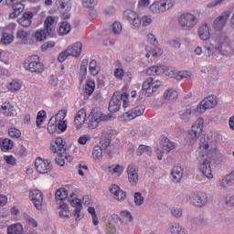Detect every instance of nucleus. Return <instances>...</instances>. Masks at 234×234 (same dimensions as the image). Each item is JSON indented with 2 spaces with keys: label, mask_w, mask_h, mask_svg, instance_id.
Returning <instances> with one entry per match:
<instances>
[{
  "label": "nucleus",
  "mask_w": 234,
  "mask_h": 234,
  "mask_svg": "<svg viewBox=\"0 0 234 234\" xmlns=\"http://www.w3.org/2000/svg\"><path fill=\"white\" fill-rule=\"evenodd\" d=\"M58 118H59V112L56 117H51L48 124V132L49 134H54L58 131Z\"/></svg>",
  "instance_id": "obj_30"
},
{
  "label": "nucleus",
  "mask_w": 234,
  "mask_h": 234,
  "mask_svg": "<svg viewBox=\"0 0 234 234\" xmlns=\"http://www.w3.org/2000/svg\"><path fill=\"white\" fill-rule=\"evenodd\" d=\"M112 136L109 134L104 135L100 142V147L103 149V153L107 154L109 158H112V154H114V144H112Z\"/></svg>",
  "instance_id": "obj_12"
},
{
  "label": "nucleus",
  "mask_w": 234,
  "mask_h": 234,
  "mask_svg": "<svg viewBox=\"0 0 234 234\" xmlns=\"http://www.w3.org/2000/svg\"><path fill=\"white\" fill-rule=\"evenodd\" d=\"M33 18H34V13L32 12L24 13L23 16L18 19V23L19 25H21V27L28 28V27L32 25Z\"/></svg>",
  "instance_id": "obj_23"
},
{
  "label": "nucleus",
  "mask_w": 234,
  "mask_h": 234,
  "mask_svg": "<svg viewBox=\"0 0 234 234\" xmlns=\"http://www.w3.org/2000/svg\"><path fill=\"white\" fill-rule=\"evenodd\" d=\"M218 104V100H217V96L210 95L203 99L200 103L197 105L196 109V112L203 113L207 111V109H215Z\"/></svg>",
  "instance_id": "obj_7"
},
{
  "label": "nucleus",
  "mask_w": 234,
  "mask_h": 234,
  "mask_svg": "<svg viewBox=\"0 0 234 234\" xmlns=\"http://www.w3.org/2000/svg\"><path fill=\"white\" fill-rule=\"evenodd\" d=\"M90 135H82L79 138L78 143L80 145H86L87 142H90Z\"/></svg>",
  "instance_id": "obj_64"
},
{
  "label": "nucleus",
  "mask_w": 234,
  "mask_h": 234,
  "mask_svg": "<svg viewBox=\"0 0 234 234\" xmlns=\"http://www.w3.org/2000/svg\"><path fill=\"white\" fill-rule=\"evenodd\" d=\"M12 41H14V36L10 35L8 33H4L2 36V43H4V45H10V43H12Z\"/></svg>",
  "instance_id": "obj_51"
},
{
  "label": "nucleus",
  "mask_w": 234,
  "mask_h": 234,
  "mask_svg": "<svg viewBox=\"0 0 234 234\" xmlns=\"http://www.w3.org/2000/svg\"><path fill=\"white\" fill-rule=\"evenodd\" d=\"M144 153H145V154H148V156H151V154L153 153V150H151L150 146L141 144L138 148L137 154L139 156H142V154H144Z\"/></svg>",
  "instance_id": "obj_41"
},
{
  "label": "nucleus",
  "mask_w": 234,
  "mask_h": 234,
  "mask_svg": "<svg viewBox=\"0 0 234 234\" xmlns=\"http://www.w3.org/2000/svg\"><path fill=\"white\" fill-rule=\"evenodd\" d=\"M16 37L17 39H21L24 45H27L28 43V32L25 30L17 31Z\"/></svg>",
  "instance_id": "obj_44"
},
{
  "label": "nucleus",
  "mask_w": 234,
  "mask_h": 234,
  "mask_svg": "<svg viewBox=\"0 0 234 234\" xmlns=\"http://www.w3.org/2000/svg\"><path fill=\"white\" fill-rule=\"evenodd\" d=\"M153 81H154V79L149 78L146 81L143 83V90L140 92V98H142V96L144 95L147 96V98L151 96V87L153 85Z\"/></svg>",
  "instance_id": "obj_25"
},
{
  "label": "nucleus",
  "mask_w": 234,
  "mask_h": 234,
  "mask_svg": "<svg viewBox=\"0 0 234 234\" xmlns=\"http://www.w3.org/2000/svg\"><path fill=\"white\" fill-rule=\"evenodd\" d=\"M7 234H23V225L16 223L9 226L7 228Z\"/></svg>",
  "instance_id": "obj_32"
},
{
  "label": "nucleus",
  "mask_w": 234,
  "mask_h": 234,
  "mask_svg": "<svg viewBox=\"0 0 234 234\" xmlns=\"http://www.w3.org/2000/svg\"><path fill=\"white\" fill-rule=\"evenodd\" d=\"M199 171L202 173L203 176H206L209 180L213 178V170H211V161L206 159L203 161L199 166Z\"/></svg>",
  "instance_id": "obj_18"
},
{
  "label": "nucleus",
  "mask_w": 234,
  "mask_h": 234,
  "mask_svg": "<svg viewBox=\"0 0 234 234\" xmlns=\"http://www.w3.org/2000/svg\"><path fill=\"white\" fill-rule=\"evenodd\" d=\"M165 100L173 101L178 98V92L174 89L167 90L164 94Z\"/></svg>",
  "instance_id": "obj_36"
},
{
  "label": "nucleus",
  "mask_w": 234,
  "mask_h": 234,
  "mask_svg": "<svg viewBox=\"0 0 234 234\" xmlns=\"http://www.w3.org/2000/svg\"><path fill=\"white\" fill-rule=\"evenodd\" d=\"M85 118H87V114L84 109L80 110L77 112V115L74 119V123L77 127V129H81V125H83V123H85Z\"/></svg>",
  "instance_id": "obj_26"
},
{
  "label": "nucleus",
  "mask_w": 234,
  "mask_h": 234,
  "mask_svg": "<svg viewBox=\"0 0 234 234\" xmlns=\"http://www.w3.org/2000/svg\"><path fill=\"white\" fill-rule=\"evenodd\" d=\"M69 56L70 55L69 54V51L66 49L58 55V60L59 61V63H63V61H65L69 58Z\"/></svg>",
  "instance_id": "obj_61"
},
{
  "label": "nucleus",
  "mask_w": 234,
  "mask_h": 234,
  "mask_svg": "<svg viewBox=\"0 0 234 234\" xmlns=\"http://www.w3.org/2000/svg\"><path fill=\"white\" fill-rule=\"evenodd\" d=\"M82 48L83 45L81 42H76L72 46L68 47L67 50L69 56H72L73 58H80Z\"/></svg>",
  "instance_id": "obj_21"
},
{
  "label": "nucleus",
  "mask_w": 234,
  "mask_h": 234,
  "mask_svg": "<svg viewBox=\"0 0 234 234\" xmlns=\"http://www.w3.org/2000/svg\"><path fill=\"white\" fill-rule=\"evenodd\" d=\"M59 114H63V115H62V118L59 117V119H58L57 129H58V131H60L61 133H65L67 131V121H61V120H65V117L67 116V112L61 111L59 112Z\"/></svg>",
  "instance_id": "obj_31"
},
{
  "label": "nucleus",
  "mask_w": 234,
  "mask_h": 234,
  "mask_svg": "<svg viewBox=\"0 0 234 234\" xmlns=\"http://www.w3.org/2000/svg\"><path fill=\"white\" fill-rule=\"evenodd\" d=\"M82 5L85 8H94L98 5V0H82Z\"/></svg>",
  "instance_id": "obj_54"
},
{
  "label": "nucleus",
  "mask_w": 234,
  "mask_h": 234,
  "mask_svg": "<svg viewBox=\"0 0 234 234\" xmlns=\"http://www.w3.org/2000/svg\"><path fill=\"white\" fill-rule=\"evenodd\" d=\"M23 0H6L5 4L11 7L14 12L10 13V19H16L23 12H25V5L22 4Z\"/></svg>",
  "instance_id": "obj_8"
},
{
  "label": "nucleus",
  "mask_w": 234,
  "mask_h": 234,
  "mask_svg": "<svg viewBox=\"0 0 234 234\" xmlns=\"http://www.w3.org/2000/svg\"><path fill=\"white\" fill-rule=\"evenodd\" d=\"M55 198L58 206H59L60 211L58 215L60 218H69L70 210H69V206L65 203V200L69 198V191L65 188H58L55 193Z\"/></svg>",
  "instance_id": "obj_2"
},
{
  "label": "nucleus",
  "mask_w": 234,
  "mask_h": 234,
  "mask_svg": "<svg viewBox=\"0 0 234 234\" xmlns=\"http://www.w3.org/2000/svg\"><path fill=\"white\" fill-rule=\"evenodd\" d=\"M35 37L37 41H45L47 39V33L44 29H38L35 33Z\"/></svg>",
  "instance_id": "obj_48"
},
{
  "label": "nucleus",
  "mask_w": 234,
  "mask_h": 234,
  "mask_svg": "<svg viewBox=\"0 0 234 234\" xmlns=\"http://www.w3.org/2000/svg\"><path fill=\"white\" fill-rule=\"evenodd\" d=\"M8 134L11 138H21V131L16 128H10L8 130Z\"/></svg>",
  "instance_id": "obj_55"
},
{
  "label": "nucleus",
  "mask_w": 234,
  "mask_h": 234,
  "mask_svg": "<svg viewBox=\"0 0 234 234\" xmlns=\"http://www.w3.org/2000/svg\"><path fill=\"white\" fill-rule=\"evenodd\" d=\"M30 198L35 207L39 211L43 209V193L37 189L30 192Z\"/></svg>",
  "instance_id": "obj_17"
},
{
  "label": "nucleus",
  "mask_w": 234,
  "mask_h": 234,
  "mask_svg": "<svg viewBox=\"0 0 234 234\" xmlns=\"http://www.w3.org/2000/svg\"><path fill=\"white\" fill-rule=\"evenodd\" d=\"M92 156H93L94 160H101V158H102V156H103L102 147L100 145H96L93 148Z\"/></svg>",
  "instance_id": "obj_38"
},
{
  "label": "nucleus",
  "mask_w": 234,
  "mask_h": 234,
  "mask_svg": "<svg viewBox=\"0 0 234 234\" xmlns=\"http://www.w3.org/2000/svg\"><path fill=\"white\" fill-rule=\"evenodd\" d=\"M179 116H180V120H182L184 123H187L189 120H191V109L181 111L179 112Z\"/></svg>",
  "instance_id": "obj_37"
},
{
  "label": "nucleus",
  "mask_w": 234,
  "mask_h": 234,
  "mask_svg": "<svg viewBox=\"0 0 234 234\" xmlns=\"http://www.w3.org/2000/svg\"><path fill=\"white\" fill-rule=\"evenodd\" d=\"M70 205L72 207H75L73 211L74 217H76V220H81L82 217L80 216L81 209H83V205L81 204V200L80 198L71 199Z\"/></svg>",
  "instance_id": "obj_20"
},
{
  "label": "nucleus",
  "mask_w": 234,
  "mask_h": 234,
  "mask_svg": "<svg viewBox=\"0 0 234 234\" xmlns=\"http://www.w3.org/2000/svg\"><path fill=\"white\" fill-rule=\"evenodd\" d=\"M122 24L120 22H114L112 24L113 34H120L122 32Z\"/></svg>",
  "instance_id": "obj_63"
},
{
  "label": "nucleus",
  "mask_w": 234,
  "mask_h": 234,
  "mask_svg": "<svg viewBox=\"0 0 234 234\" xmlns=\"http://www.w3.org/2000/svg\"><path fill=\"white\" fill-rule=\"evenodd\" d=\"M150 11L153 14H162L165 12V4L164 3V0L152 4L150 5Z\"/></svg>",
  "instance_id": "obj_27"
},
{
  "label": "nucleus",
  "mask_w": 234,
  "mask_h": 234,
  "mask_svg": "<svg viewBox=\"0 0 234 234\" xmlns=\"http://www.w3.org/2000/svg\"><path fill=\"white\" fill-rule=\"evenodd\" d=\"M199 37L203 41H207L211 37V33H209V26L207 24H203L198 30Z\"/></svg>",
  "instance_id": "obj_29"
},
{
  "label": "nucleus",
  "mask_w": 234,
  "mask_h": 234,
  "mask_svg": "<svg viewBox=\"0 0 234 234\" xmlns=\"http://www.w3.org/2000/svg\"><path fill=\"white\" fill-rule=\"evenodd\" d=\"M69 32H70V24L67 21L62 22L59 27V34L65 36L69 34Z\"/></svg>",
  "instance_id": "obj_42"
},
{
  "label": "nucleus",
  "mask_w": 234,
  "mask_h": 234,
  "mask_svg": "<svg viewBox=\"0 0 234 234\" xmlns=\"http://www.w3.org/2000/svg\"><path fill=\"white\" fill-rule=\"evenodd\" d=\"M147 40H148V43L153 45V47H154L155 48H158L159 47L158 39L156 38V36H154V34L149 33L147 35Z\"/></svg>",
  "instance_id": "obj_47"
},
{
  "label": "nucleus",
  "mask_w": 234,
  "mask_h": 234,
  "mask_svg": "<svg viewBox=\"0 0 234 234\" xmlns=\"http://www.w3.org/2000/svg\"><path fill=\"white\" fill-rule=\"evenodd\" d=\"M3 147H4V149H5V151H10V149H12V147H14V141L10 140L8 138L4 139Z\"/></svg>",
  "instance_id": "obj_56"
},
{
  "label": "nucleus",
  "mask_w": 234,
  "mask_h": 234,
  "mask_svg": "<svg viewBox=\"0 0 234 234\" xmlns=\"http://www.w3.org/2000/svg\"><path fill=\"white\" fill-rule=\"evenodd\" d=\"M133 197L135 206H142L144 204V196H142V193L135 192Z\"/></svg>",
  "instance_id": "obj_52"
},
{
  "label": "nucleus",
  "mask_w": 234,
  "mask_h": 234,
  "mask_svg": "<svg viewBox=\"0 0 234 234\" xmlns=\"http://www.w3.org/2000/svg\"><path fill=\"white\" fill-rule=\"evenodd\" d=\"M171 213L173 215V217H175L176 218H180V217H182V208H178V207H173L171 209Z\"/></svg>",
  "instance_id": "obj_62"
},
{
  "label": "nucleus",
  "mask_w": 234,
  "mask_h": 234,
  "mask_svg": "<svg viewBox=\"0 0 234 234\" xmlns=\"http://www.w3.org/2000/svg\"><path fill=\"white\" fill-rule=\"evenodd\" d=\"M138 21H140V27H149L153 23V18L149 16H143L142 17L138 16Z\"/></svg>",
  "instance_id": "obj_39"
},
{
  "label": "nucleus",
  "mask_w": 234,
  "mask_h": 234,
  "mask_svg": "<svg viewBox=\"0 0 234 234\" xmlns=\"http://www.w3.org/2000/svg\"><path fill=\"white\" fill-rule=\"evenodd\" d=\"M178 21L179 25L187 30L196 27L197 23H198V18L191 13H186L181 15Z\"/></svg>",
  "instance_id": "obj_9"
},
{
  "label": "nucleus",
  "mask_w": 234,
  "mask_h": 234,
  "mask_svg": "<svg viewBox=\"0 0 234 234\" xmlns=\"http://www.w3.org/2000/svg\"><path fill=\"white\" fill-rule=\"evenodd\" d=\"M88 213H90V215L92 217L93 226H98L100 221L98 220V216L96 215V208H94V207H90L88 208Z\"/></svg>",
  "instance_id": "obj_46"
},
{
  "label": "nucleus",
  "mask_w": 234,
  "mask_h": 234,
  "mask_svg": "<svg viewBox=\"0 0 234 234\" xmlns=\"http://www.w3.org/2000/svg\"><path fill=\"white\" fill-rule=\"evenodd\" d=\"M170 232L172 234H187V230L186 229L182 228L180 225H173L170 229Z\"/></svg>",
  "instance_id": "obj_40"
},
{
  "label": "nucleus",
  "mask_w": 234,
  "mask_h": 234,
  "mask_svg": "<svg viewBox=\"0 0 234 234\" xmlns=\"http://www.w3.org/2000/svg\"><path fill=\"white\" fill-rule=\"evenodd\" d=\"M139 170L136 165H129L127 168L128 180L131 186H137L140 180Z\"/></svg>",
  "instance_id": "obj_14"
},
{
  "label": "nucleus",
  "mask_w": 234,
  "mask_h": 234,
  "mask_svg": "<svg viewBox=\"0 0 234 234\" xmlns=\"http://www.w3.org/2000/svg\"><path fill=\"white\" fill-rule=\"evenodd\" d=\"M115 200H125L127 198V194L123 190L118 191V193L114 196Z\"/></svg>",
  "instance_id": "obj_60"
},
{
  "label": "nucleus",
  "mask_w": 234,
  "mask_h": 234,
  "mask_svg": "<svg viewBox=\"0 0 234 234\" xmlns=\"http://www.w3.org/2000/svg\"><path fill=\"white\" fill-rule=\"evenodd\" d=\"M51 151L58 154V156L55 158V162L58 165H60V167H63L65 165V159L66 160H72V157L67 156V142L63 140L61 137H57L55 139V142L53 144H51L50 147Z\"/></svg>",
  "instance_id": "obj_1"
},
{
  "label": "nucleus",
  "mask_w": 234,
  "mask_h": 234,
  "mask_svg": "<svg viewBox=\"0 0 234 234\" xmlns=\"http://www.w3.org/2000/svg\"><path fill=\"white\" fill-rule=\"evenodd\" d=\"M146 58H160L162 56L163 52L162 49H160L158 47L154 48H146Z\"/></svg>",
  "instance_id": "obj_33"
},
{
  "label": "nucleus",
  "mask_w": 234,
  "mask_h": 234,
  "mask_svg": "<svg viewBox=\"0 0 234 234\" xmlns=\"http://www.w3.org/2000/svg\"><path fill=\"white\" fill-rule=\"evenodd\" d=\"M2 110L4 111V115L5 116H7V117H10V116H14V106H12V104L10 103H4L2 105Z\"/></svg>",
  "instance_id": "obj_35"
},
{
  "label": "nucleus",
  "mask_w": 234,
  "mask_h": 234,
  "mask_svg": "<svg viewBox=\"0 0 234 234\" xmlns=\"http://www.w3.org/2000/svg\"><path fill=\"white\" fill-rule=\"evenodd\" d=\"M57 5H59L62 10H70V0H57Z\"/></svg>",
  "instance_id": "obj_49"
},
{
  "label": "nucleus",
  "mask_w": 234,
  "mask_h": 234,
  "mask_svg": "<svg viewBox=\"0 0 234 234\" xmlns=\"http://www.w3.org/2000/svg\"><path fill=\"white\" fill-rule=\"evenodd\" d=\"M171 175H172V181L175 184H178V182H180L184 176V169L180 166H175L172 169Z\"/></svg>",
  "instance_id": "obj_24"
},
{
  "label": "nucleus",
  "mask_w": 234,
  "mask_h": 234,
  "mask_svg": "<svg viewBox=\"0 0 234 234\" xmlns=\"http://www.w3.org/2000/svg\"><path fill=\"white\" fill-rule=\"evenodd\" d=\"M52 162L48 159L38 157L35 162L36 170L40 175H47L52 171Z\"/></svg>",
  "instance_id": "obj_11"
},
{
  "label": "nucleus",
  "mask_w": 234,
  "mask_h": 234,
  "mask_svg": "<svg viewBox=\"0 0 234 234\" xmlns=\"http://www.w3.org/2000/svg\"><path fill=\"white\" fill-rule=\"evenodd\" d=\"M171 74H173L171 78H175L176 80H177V81H180L182 80H189V78H191V72L189 71H179L175 75L172 70Z\"/></svg>",
  "instance_id": "obj_34"
},
{
  "label": "nucleus",
  "mask_w": 234,
  "mask_h": 234,
  "mask_svg": "<svg viewBox=\"0 0 234 234\" xmlns=\"http://www.w3.org/2000/svg\"><path fill=\"white\" fill-rule=\"evenodd\" d=\"M98 62L96 59H92L90 62V72L92 74V76H98V68H97Z\"/></svg>",
  "instance_id": "obj_50"
},
{
  "label": "nucleus",
  "mask_w": 234,
  "mask_h": 234,
  "mask_svg": "<svg viewBox=\"0 0 234 234\" xmlns=\"http://www.w3.org/2000/svg\"><path fill=\"white\" fill-rule=\"evenodd\" d=\"M162 147L155 149V154L158 160H162L164 158V154H167L168 153H171L173 149H175V143L171 142L169 138L165 137V135L161 136L160 138Z\"/></svg>",
  "instance_id": "obj_6"
},
{
  "label": "nucleus",
  "mask_w": 234,
  "mask_h": 234,
  "mask_svg": "<svg viewBox=\"0 0 234 234\" xmlns=\"http://www.w3.org/2000/svg\"><path fill=\"white\" fill-rule=\"evenodd\" d=\"M112 220L114 221L115 224H118L119 226H125L127 222H124L123 218L118 217V215L113 214L112 216Z\"/></svg>",
  "instance_id": "obj_59"
},
{
  "label": "nucleus",
  "mask_w": 234,
  "mask_h": 234,
  "mask_svg": "<svg viewBox=\"0 0 234 234\" xmlns=\"http://www.w3.org/2000/svg\"><path fill=\"white\" fill-rule=\"evenodd\" d=\"M204 129V119L198 118L195 124L192 126V130L186 135V141L189 145H193L197 139L200 138V134H202V131Z\"/></svg>",
  "instance_id": "obj_5"
},
{
  "label": "nucleus",
  "mask_w": 234,
  "mask_h": 234,
  "mask_svg": "<svg viewBox=\"0 0 234 234\" xmlns=\"http://www.w3.org/2000/svg\"><path fill=\"white\" fill-rule=\"evenodd\" d=\"M138 15L131 9H126L123 12V19L132 23L133 28L136 29L140 28V20H138Z\"/></svg>",
  "instance_id": "obj_16"
},
{
  "label": "nucleus",
  "mask_w": 234,
  "mask_h": 234,
  "mask_svg": "<svg viewBox=\"0 0 234 234\" xmlns=\"http://www.w3.org/2000/svg\"><path fill=\"white\" fill-rule=\"evenodd\" d=\"M87 67H89V59H83L80 65V71L81 80H85V76H87Z\"/></svg>",
  "instance_id": "obj_43"
},
{
  "label": "nucleus",
  "mask_w": 234,
  "mask_h": 234,
  "mask_svg": "<svg viewBox=\"0 0 234 234\" xmlns=\"http://www.w3.org/2000/svg\"><path fill=\"white\" fill-rule=\"evenodd\" d=\"M4 160L8 165H16L17 164V160L13 155H5Z\"/></svg>",
  "instance_id": "obj_58"
},
{
  "label": "nucleus",
  "mask_w": 234,
  "mask_h": 234,
  "mask_svg": "<svg viewBox=\"0 0 234 234\" xmlns=\"http://www.w3.org/2000/svg\"><path fill=\"white\" fill-rule=\"evenodd\" d=\"M122 108V94L114 92L109 103L110 112H118Z\"/></svg>",
  "instance_id": "obj_15"
},
{
  "label": "nucleus",
  "mask_w": 234,
  "mask_h": 234,
  "mask_svg": "<svg viewBox=\"0 0 234 234\" xmlns=\"http://www.w3.org/2000/svg\"><path fill=\"white\" fill-rule=\"evenodd\" d=\"M24 67L26 70L29 72H37L41 74L45 70V66L41 63L39 57L37 55H33L27 58L24 62Z\"/></svg>",
  "instance_id": "obj_4"
},
{
  "label": "nucleus",
  "mask_w": 234,
  "mask_h": 234,
  "mask_svg": "<svg viewBox=\"0 0 234 234\" xmlns=\"http://www.w3.org/2000/svg\"><path fill=\"white\" fill-rule=\"evenodd\" d=\"M173 69H170L167 66H153L147 69L146 74L148 76H161V74H165L169 78H173Z\"/></svg>",
  "instance_id": "obj_13"
},
{
  "label": "nucleus",
  "mask_w": 234,
  "mask_h": 234,
  "mask_svg": "<svg viewBox=\"0 0 234 234\" xmlns=\"http://www.w3.org/2000/svg\"><path fill=\"white\" fill-rule=\"evenodd\" d=\"M189 201L195 206L196 207H204L206 204L209 201L207 197V194L204 192H197L193 193L189 196Z\"/></svg>",
  "instance_id": "obj_10"
},
{
  "label": "nucleus",
  "mask_w": 234,
  "mask_h": 234,
  "mask_svg": "<svg viewBox=\"0 0 234 234\" xmlns=\"http://www.w3.org/2000/svg\"><path fill=\"white\" fill-rule=\"evenodd\" d=\"M228 19H229V12L227 11L214 21V28L216 30H222L226 27Z\"/></svg>",
  "instance_id": "obj_19"
},
{
  "label": "nucleus",
  "mask_w": 234,
  "mask_h": 234,
  "mask_svg": "<svg viewBox=\"0 0 234 234\" xmlns=\"http://www.w3.org/2000/svg\"><path fill=\"white\" fill-rule=\"evenodd\" d=\"M192 224H195L196 226H202L206 224V218L202 216L196 217L192 219Z\"/></svg>",
  "instance_id": "obj_57"
},
{
  "label": "nucleus",
  "mask_w": 234,
  "mask_h": 234,
  "mask_svg": "<svg viewBox=\"0 0 234 234\" xmlns=\"http://www.w3.org/2000/svg\"><path fill=\"white\" fill-rule=\"evenodd\" d=\"M111 117L109 115L103 114L101 110L99 108H93L88 116V127L89 129H96L101 122H109Z\"/></svg>",
  "instance_id": "obj_3"
},
{
  "label": "nucleus",
  "mask_w": 234,
  "mask_h": 234,
  "mask_svg": "<svg viewBox=\"0 0 234 234\" xmlns=\"http://www.w3.org/2000/svg\"><path fill=\"white\" fill-rule=\"evenodd\" d=\"M20 89H21V83H19V81L13 80L9 84V90H11V92H17V90H19Z\"/></svg>",
  "instance_id": "obj_53"
},
{
  "label": "nucleus",
  "mask_w": 234,
  "mask_h": 234,
  "mask_svg": "<svg viewBox=\"0 0 234 234\" xmlns=\"http://www.w3.org/2000/svg\"><path fill=\"white\" fill-rule=\"evenodd\" d=\"M95 89H96V83L92 80H90L86 83L85 92L86 94H88V96H90L94 92Z\"/></svg>",
  "instance_id": "obj_45"
},
{
  "label": "nucleus",
  "mask_w": 234,
  "mask_h": 234,
  "mask_svg": "<svg viewBox=\"0 0 234 234\" xmlns=\"http://www.w3.org/2000/svg\"><path fill=\"white\" fill-rule=\"evenodd\" d=\"M144 112H145V107L144 105H139L133 109L132 112H127L126 115L129 120H134L137 116H142Z\"/></svg>",
  "instance_id": "obj_28"
},
{
  "label": "nucleus",
  "mask_w": 234,
  "mask_h": 234,
  "mask_svg": "<svg viewBox=\"0 0 234 234\" xmlns=\"http://www.w3.org/2000/svg\"><path fill=\"white\" fill-rule=\"evenodd\" d=\"M215 50L218 54H220V56H228L231 50V47L226 41L219 42L215 46Z\"/></svg>",
  "instance_id": "obj_22"
}]
</instances>
